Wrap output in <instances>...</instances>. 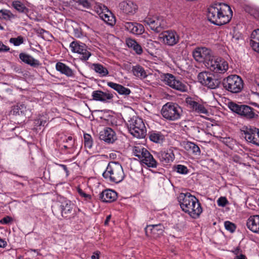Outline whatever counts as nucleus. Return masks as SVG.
I'll list each match as a JSON object with an SVG mask.
<instances>
[{"instance_id": "nucleus-1", "label": "nucleus", "mask_w": 259, "mask_h": 259, "mask_svg": "<svg viewBox=\"0 0 259 259\" xmlns=\"http://www.w3.org/2000/svg\"><path fill=\"white\" fill-rule=\"evenodd\" d=\"M231 8L225 4H215L208 8L207 18L211 23L219 26L229 23L232 17Z\"/></svg>"}, {"instance_id": "nucleus-2", "label": "nucleus", "mask_w": 259, "mask_h": 259, "mask_svg": "<svg viewBox=\"0 0 259 259\" xmlns=\"http://www.w3.org/2000/svg\"><path fill=\"white\" fill-rule=\"evenodd\" d=\"M183 211L188 213L192 218H198L202 212L198 200L189 193H181L178 197Z\"/></svg>"}, {"instance_id": "nucleus-3", "label": "nucleus", "mask_w": 259, "mask_h": 259, "mask_svg": "<svg viewBox=\"0 0 259 259\" xmlns=\"http://www.w3.org/2000/svg\"><path fill=\"white\" fill-rule=\"evenodd\" d=\"M103 176L105 179L109 178L111 182L118 183L123 180L124 174L122 166L118 162L111 161L108 163Z\"/></svg>"}, {"instance_id": "nucleus-4", "label": "nucleus", "mask_w": 259, "mask_h": 259, "mask_svg": "<svg viewBox=\"0 0 259 259\" xmlns=\"http://www.w3.org/2000/svg\"><path fill=\"white\" fill-rule=\"evenodd\" d=\"M131 134L134 137L143 138L146 135L145 124L141 118L136 116L133 117L126 123Z\"/></svg>"}, {"instance_id": "nucleus-5", "label": "nucleus", "mask_w": 259, "mask_h": 259, "mask_svg": "<svg viewBox=\"0 0 259 259\" xmlns=\"http://www.w3.org/2000/svg\"><path fill=\"white\" fill-rule=\"evenodd\" d=\"M223 87L232 93H240L243 88V82L240 77L232 75L224 78L222 82Z\"/></svg>"}, {"instance_id": "nucleus-6", "label": "nucleus", "mask_w": 259, "mask_h": 259, "mask_svg": "<svg viewBox=\"0 0 259 259\" xmlns=\"http://www.w3.org/2000/svg\"><path fill=\"white\" fill-rule=\"evenodd\" d=\"M182 112V108L178 104L171 102H168L164 105L161 109V114L163 117L171 121L179 119Z\"/></svg>"}, {"instance_id": "nucleus-7", "label": "nucleus", "mask_w": 259, "mask_h": 259, "mask_svg": "<svg viewBox=\"0 0 259 259\" xmlns=\"http://www.w3.org/2000/svg\"><path fill=\"white\" fill-rule=\"evenodd\" d=\"M229 107L233 112L247 119L256 118L258 117L257 114L253 112L254 109L247 105H238L234 102H230Z\"/></svg>"}, {"instance_id": "nucleus-8", "label": "nucleus", "mask_w": 259, "mask_h": 259, "mask_svg": "<svg viewBox=\"0 0 259 259\" xmlns=\"http://www.w3.org/2000/svg\"><path fill=\"white\" fill-rule=\"evenodd\" d=\"M198 79L202 85L211 89L218 88L221 83L218 76H216L214 73L206 71L199 73L198 75Z\"/></svg>"}, {"instance_id": "nucleus-9", "label": "nucleus", "mask_w": 259, "mask_h": 259, "mask_svg": "<svg viewBox=\"0 0 259 259\" xmlns=\"http://www.w3.org/2000/svg\"><path fill=\"white\" fill-rule=\"evenodd\" d=\"M205 63V66L210 70L220 73H224L228 69V63L221 58L212 56Z\"/></svg>"}, {"instance_id": "nucleus-10", "label": "nucleus", "mask_w": 259, "mask_h": 259, "mask_svg": "<svg viewBox=\"0 0 259 259\" xmlns=\"http://www.w3.org/2000/svg\"><path fill=\"white\" fill-rule=\"evenodd\" d=\"M162 80L171 88L181 92H186L187 87L181 78H177L171 74L167 73L164 75Z\"/></svg>"}, {"instance_id": "nucleus-11", "label": "nucleus", "mask_w": 259, "mask_h": 259, "mask_svg": "<svg viewBox=\"0 0 259 259\" xmlns=\"http://www.w3.org/2000/svg\"><path fill=\"white\" fill-rule=\"evenodd\" d=\"M242 132L245 135V139L250 143L259 146V129L255 127L243 128Z\"/></svg>"}, {"instance_id": "nucleus-12", "label": "nucleus", "mask_w": 259, "mask_h": 259, "mask_svg": "<svg viewBox=\"0 0 259 259\" xmlns=\"http://www.w3.org/2000/svg\"><path fill=\"white\" fill-rule=\"evenodd\" d=\"M193 56L197 61L203 62L204 64L210 58H212V54L210 50L206 48H198L193 52Z\"/></svg>"}, {"instance_id": "nucleus-13", "label": "nucleus", "mask_w": 259, "mask_h": 259, "mask_svg": "<svg viewBox=\"0 0 259 259\" xmlns=\"http://www.w3.org/2000/svg\"><path fill=\"white\" fill-rule=\"evenodd\" d=\"M70 47L71 51L74 53H77L81 55L80 59L86 61L91 56V54L87 50L86 46L83 44H79L76 41H72Z\"/></svg>"}, {"instance_id": "nucleus-14", "label": "nucleus", "mask_w": 259, "mask_h": 259, "mask_svg": "<svg viewBox=\"0 0 259 259\" xmlns=\"http://www.w3.org/2000/svg\"><path fill=\"white\" fill-rule=\"evenodd\" d=\"M144 23L148 25L151 30L156 32H160L164 25V22L161 18H147L144 20Z\"/></svg>"}, {"instance_id": "nucleus-15", "label": "nucleus", "mask_w": 259, "mask_h": 259, "mask_svg": "<svg viewBox=\"0 0 259 259\" xmlns=\"http://www.w3.org/2000/svg\"><path fill=\"white\" fill-rule=\"evenodd\" d=\"M163 42L168 46L176 45L179 40V36L175 31H166L161 34Z\"/></svg>"}, {"instance_id": "nucleus-16", "label": "nucleus", "mask_w": 259, "mask_h": 259, "mask_svg": "<svg viewBox=\"0 0 259 259\" xmlns=\"http://www.w3.org/2000/svg\"><path fill=\"white\" fill-rule=\"evenodd\" d=\"M121 10L126 14L133 15L138 9L137 6L132 1H123L119 5Z\"/></svg>"}, {"instance_id": "nucleus-17", "label": "nucleus", "mask_w": 259, "mask_h": 259, "mask_svg": "<svg viewBox=\"0 0 259 259\" xmlns=\"http://www.w3.org/2000/svg\"><path fill=\"white\" fill-rule=\"evenodd\" d=\"M117 196V195L115 191L107 189L99 194V198L104 202H112L116 199Z\"/></svg>"}, {"instance_id": "nucleus-18", "label": "nucleus", "mask_w": 259, "mask_h": 259, "mask_svg": "<svg viewBox=\"0 0 259 259\" xmlns=\"http://www.w3.org/2000/svg\"><path fill=\"white\" fill-rule=\"evenodd\" d=\"M62 217L66 218H70L75 215V211L73 210V205L69 201H65L60 205Z\"/></svg>"}, {"instance_id": "nucleus-19", "label": "nucleus", "mask_w": 259, "mask_h": 259, "mask_svg": "<svg viewBox=\"0 0 259 259\" xmlns=\"http://www.w3.org/2000/svg\"><path fill=\"white\" fill-rule=\"evenodd\" d=\"M99 138L107 143H113L116 139L115 132L110 127H106L101 132Z\"/></svg>"}, {"instance_id": "nucleus-20", "label": "nucleus", "mask_w": 259, "mask_h": 259, "mask_svg": "<svg viewBox=\"0 0 259 259\" xmlns=\"http://www.w3.org/2000/svg\"><path fill=\"white\" fill-rule=\"evenodd\" d=\"M92 97L94 100L106 102L107 100H111L113 98V95L112 94L108 93V91L104 92L100 90H97L93 92Z\"/></svg>"}, {"instance_id": "nucleus-21", "label": "nucleus", "mask_w": 259, "mask_h": 259, "mask_svg": "<svg viewBox=\"0 0 259 259\" xmlns=\"http://www.w3.org/2000/svg\"><path fill=\"white\" fill-rule=\"evenodd\" d=\"M246 225L252 232L259 233V215L250 216L247 221Z\"/></svg>"}, {"instance_id": "nucleus-22", "label": "nucleus", "mask_w": 259, "mask_h": 259, "mask_svg": "<svg viewBox=\"0 0 259 259\" xmlns=\"http://www.w3.org/2000/svg\"><path fill=\"white\" fill-rule=\"evenodd\" d=\"M186 103L190 106L192 110L195 111L198 113H202L206 115L207 114L208 111L203 105L192 100L191 98L187 99Z\"/></svg>"}, {"instance_id": "nucleus-23", "label": "nucleus", "mask_w": 259, "mask_h": 259, "mask_svg": "<svg viewBox=\"0 0 259 259\" xmlns=\"http://www.w3.org/2000/svg\"><path fill=\"white\" fill-rule=\"evenodd\" d=\"M107 85L111 88L117 91L119 94L121 95L128 96L131 93V91L129 89L125 88L119 84L113 82H108Z\"/></svg>"}, {"instance_id": "nucleus-24", "label": "nucleus", "mask_w": 259, "mask_h": 259, "mask_svg": "<svg viewBox=\"0 0 259 259\" xmlns=\"http://www.w3.org/2000/svg\"><path fill=\"white\" fill-rule=\"evenodd\" d=\"M149 227H152L150 230L151 233L153 235L154 237H157L162 235L164 231V227L161 224L147 226V227L145 229L147 236H148V228Z\"/></svg>"}, {"instance_id": "nucleus-25", "label": "nucleus", "mask_w": 259, "mask_h": 259, "mask_svg": "<svg viewBox=\"0 0 259 259\" xmlns=\"http://www.w3.org/2000/svg\"><path fill=\"white\" fill-rule=\"evenodd\" d=\"M158 156L160 161L164 164L172 161L175 158L174 154L170 150L167 152H160L158 153Z\"/></svg>"}, {"instance_id": "nucleus-26", "label": "nucleus", "mask_w": 259, "mask_h": 259, "mask_svg": "<svg viewBox=\"0 0 259 259\" xmlns=\"http://www.w3.org/2000/svg\"><path fill=\"white\" fill-rule=\"evenodd\" d=\"M56 68L57 71H60L61 73L66 75L68 77H72L74 75L72 69L63 63H57Z\"/></svg>"}, {"instance_id": "nucleus-27", "label": "nucleus", "mask_w": 259, "mask_h": 259, "mask_svg": "<svg viewBox=\"0 0 259 259\" xmlns=\"http://www.w3.org/2000/svg\"><path fill=\"white\" fill-rule=\"evenodd\" d=\"M19 58L23 62L31 66L36 67L39 65L38 60L34 59L32 56L25 53H20Z\"/></svg>"}, {"instance_id": "nucleus-28", "label": "nucleus", "mask_w": 259, "mask_h": 259, "mask_svg": "<svg viewBox=\"0 0 259 259\" xmlns=\"http://www.w3.org/2000/svg\"><path fill=\"white\" fill-rule=\"evenodd\" d=\"M30 110L27 109L26 106L24 104L18 105L13 109V114L17 115H21L24 116L30 115Z\"/></svg>"}, {"instance_id": "nucleus-29", "label": "nucleus", "mask_w": 259, "mask_h": 259, "mask_svg": "<svg viewBox=\"0 0 259 259\" xmlns=\"http://www.w3.org/2000/svg\"><path fill=\"white\" fill-rule=\"evenodd\" d=\"M145 164L149 167L156 168L157 166L158 163L156 160L153 158V156L149 152V156L147 154L145 157L142 160V162Z\"/></svg>"}, {"instance_id": "nucleus-30", "label": "nucleus", "mask_w": 259, "mask_h": 259, "mask_svg": "<svg viewBox=\"0 0 259 259\" xmlns=\"http://www.w3.org/2000/svg\"><path fill=\"white\" fill-rule=\"evenodd\" d=\"M92 68L102 76H106L109 73L107 69L100 64H93Z\"/></svg>"}, {"instance_id": "nucleus-31", "label": "nucleus", "mask_w": 259, "mask_h": 259, "mask_svg": "<svg viewBox=\"0 0 259 259\" xmlns=\"http://www.w3.org/2000/svg\"><path fill=\"white\" fill-rule=\"evenodd\" d=\"M12 6L19 12L27 14L29 10L25 5L20 1H14L12 3Z\"/></svg>"}, {"instance_id": "nucleus-32", "label": "nucleus", "mask_w": 259, "mask_h": 259, "mask_svg": "<svg viewBox=\"0 0 259 259\" xmlns=\"http://www.w3.org/2000/svg\"><path fill=\"white\" fill-rule=\"evenodd\" d=\"M132 71L134 74L137 77L145 78L147 76L146 71L144 68L140 65L133 67Z\"/></svg>"}, {"instance_id": "nucleus-33", "label": "nucleus", "mask_w": 259, "mask_h": 259, "mask_svg": "<svg viewBox=\"0 0 259 259\" xmlns=\"http://www.w3.org/2000/svg\"><path fill=\"white\" fill-rule=\"evenodd\" d=\"M185 148L187 151H192L196 155H199L200 153L199 147L194 143L189 142H187Z\"/></svg>"}, {"instance_id": "nucleus-34", "label": "nucleus", "mask_w": 259, "mask_h": 259, "mask_svg": "<svg viewBox=\"0 0 259 259\" xmlns=\"http://www.w3.org/2000/svg\"><path fill=\"white\" fill-rule=\"evenodd\" d=\"M100 17L105 22L110 25H113L115 23V19L112 15L102 12L100 14Z\"/></svg>"}, {"instance_id": "nucleus-35", "label": "nucleus", "mask_w": 259, "mask_h": 259, "mask_svg": "<svg viewBox=\"0 0 259 259\" xmlns=\"http://www.w3.org/2000/svg\"><path fill=\"white\" fill-rule=\"evenodd\" d=\"M151 141L155 143H160L163 141L164 136L160 133H152L150 136Z\"/></svg>"}, {"instance_id": "nucleus-36", "label": "nucleus", "mask_w": 259, "mask_h": 259, "mask_svg": "<svg viewBox=\"0 0 259 259\" xmlns=\"http://www.w3.org/2000/svg\"><path fill=\"white\" fill-rule=\"evenodd\" d=\"M14 17V15L10 11L7 10L0 11V19L8 20Z\"/></svg>"}, {"instance_id": "nucleus-37", "label": "nucleus", "mask_w": 259, "mask_h": 259, "mask_svg": "<svg viewBox=\"0 0 259 259\" xmlns=\"http://www.w3.org/2000/svg\"><path fill=\"white\" fill-rule=\"evenodd\" d=\"M144 32V26L140 23H136V24L134 25V28L132 31V33L136 35H140L142 34Z\"/></svg>"}, {"instance_id": "nucleus-38", "label": "nucleus", "mask_w": 259, "mask_h": 259, "mask_svg": "<svg viewBox=\"0 0 259 259\" xmlns=\"http://www.w3.org/2000/svg\"><path fill=\"white\" fill-rule=\"evenodd\" d=\"M250 44L255 51L259 53V38H251Z\"/></svg>"}, {"instance_id": "nucleus-39", "label": "nucleus", "mask_w": 259, "mask_h": 259, "mask_svg": "<svg viewBox=\"0 0 259 259\" xmlns=\"http://www.w3.org/2000/svg\"><path fill=\"white\" fill-rule=\"evenodd\" d=\"M24 41L23 37L21 36H19L16 38H11L10 42L14 44V46H18L23 44Z\"/></svg>"}, {"instance_id": "nucleus-40", "label": "nucleus", "mask_w": 259, "mask_h": 259, "mask_svg": "<svg viewBox=\"0 0 259 259\" xmlns=\"http://www.w3.org/2000/svg\"><path fill=\"white\" fill-rule=\"evenodd\" d=\"M84 146L85 147L91 148L92 146V140L91 139V136L88 134L84 135Z\"/></svg>"}, {"instance_id": "nucleus-41", "label": "nucleus", "mask_w": 259, "mask_h": 259, "mask_svg": "<svg viewBox=\"0 0 259 259\" xmlns=\"http://www.w3.org/2000/svg\"><path fill=\"white\" fill-rule=\"evenodd\" d=\"M225 227L226 230L229 231L230 232L233 233L236 229V225L229 221H226L225 222Z\"/></svg>"}, {"instance_id": "nucleus-42", "label": "nucleus", "mask_w": 259, "mask_h": 259, "mask_svg": "<svg viewBox=\"0 0 259 259\" xmlns=\"http://www.w3.org/2000/svg\"><path fill=\"white\" fill-rule=\"evenodd\" d=\"M177 171L181 174H187L188 172L187 167L183 165H178L176 167Z\"/></svg>"}, {"instance_id": "nucleus-43", "label": "nucleus", "mask_w": 259, "mask_h": 259, "mask_svg": "<svg viewBox=\"0 0 259 259\" xmlns=\"http://www.w3.org/2000/svg\"><path fill=\"white\" fill-rule=\"evenodd\" d=\"M135 24H136V22H126L124 24L125 29L132 33Z\"/></svg>"}, {"instance_id": "nucleus-44", "label": "nucleus", "mask_w": 259, "mask_h": 259, "mask_svg": "<svg viewBox=\"0 0 259 259\" xmlns=\"http://www.w3.org/2000/svg\"><path fill=\"white\" fill-rule=\"evenodd\" d=\"M132 48L138 55H141L143 53V49L142 47L139 44H138L137 42L134 46H133Z\"/></svg>"}, {"instance_id": "nucleus-45", "label": "nucleus", "mask_w": 259, "mask_h": 259, "mask_svg": "<svg viewBox=\"0 0 259 259\" xmlns=\"http://www.w3.org/2000/svg\"><path fill=\"white\" fill-rule=\"evenodd\" d=\"M228 201L226 197H221L218 200V204L219 206H225Z\"/></svg>"}, {"instance_id": "nucleus-46", "label": "nucleus", "mask_w": 259, "mask_h": 259, "mask_svg": "<svg viewBox=\"0 0 259 259\" xmlns=\"http://www.w3.org/2000/svg\"><path fill=\"white\" fill-rule=\"evenodd\" d=\"M147 154L149 155V151L145 148L144 150H142L140 155H139L138 158L142 162V160L144 159Z\"/></svg>"}, {"instance_id": "nucleus-47", "label": "nucleus", "mask_w": 259, "mask_h": 259, "mask_svg": "<svg viewBox=\"0 0 259 259\" xmlns=\"http://www.w3.org/2000/svg\"><path fill=\"white\" fill-rule=\"evenodd\" d=\"M12 220L13 219L11 217L9 216H6L0 220V223L3 224H7L12 221Z\"/></svg>"}, {"instance_id": "nucleus-48", "label": "nucleus", "mask_w": 259, "mask_h": 259, "mask_svg": "<svg viewBox=\"0 0 259 259\" xmlns=\"http://www.w3.org/2000/svg\"><path fill=\"white\" fill-rule=\"evenodd\" d=\"M144 148H141L139 146H136L133 150L134 155L138 158L139 155H140L142 150H144Z\"/></svg>"}, {"instance_id": "nucleus-49", "label": "nucleus", "mask_w": 259, "mask_h": 259, "mask_svg": "<svg viewBox=\"0 0 259 259\" xmlns=\"http://www.w3.org/2000/svg\"><path fill=\"white\" fill-rule=\"evenodd\" d=\"M77 192L80 196L85 197L86 199L91 198V195L85 193L80 188H77Z\"/></svg>"}, {"instance_id": "nucleus-50", "label": "nucleus", "mask_w": 259, "mask_h": 259, "mask_svg": "<svg viewBox=\"0 0 259 259\" xmlns=\"http://www.w3.org/2000/svg\"><path fill=\"white\" fill-rule=\"evenodd\" d=\"M137 41L134 39L129 38L126 40V44L127 46L130 48H133V46H134L136 44Z\"/></svg>"}, {"instance_id": "nucleus-51", "label": "nucleus", "mask_w": 259, "mask_h": 259, "mask_svg": "<svg viewBox=\"0 0 259 259\" xmlns=\"http://www.w3.org/2000/svg\"><path fill=\"white\" fill-rule=\"evenodd\" d=\"M10 50V48L4 45L3 44L0 42V52H8Z\"/></svg>"}, {"instance_id": "nucleus-52", "label": "nucleus", "mask_w": 259, "mask_h": 259, "mask_svg": "<svg viewBox=\"0 0 259 259\" xmlns=\"http://www.w3.org/2000/svg\"><path fill=\"white\" fill-rule=\"evenodd\" d=\"M257 85L258 88V89L256 88L255 89V91H254V89H253V87H252L251 89V92L254 94H255L256 95H257L258 96H259V83H257L256 82H255V84H254V87H255V85Z\"/></svg>"}, {"instance_id": "nucleus-53", "label": "nucleus", "mask_w": 259, "mask_h": 259, "mask_svg": "<svg viewBox=\"0 0 259 259\" xmlns=\"http://www.w3.org/2000/svg\"><path fill=\"white\" fill-rule=\"evenodd\" d=\"M255 37L259 38V29L253 30L251 34V38Z\"/></svg>"}, {"instance_id": "nucleus-54", "label": "nucleus", "mask_w": 259, "mask_h": 259, "mask_svg": "<svg viewBox=\"0 0 259 259\" xmlns=\"http://www.w3.org/2000/svg\"><path fill=\"white\" fill-rule=\"evenodd\" d=\"M233 252H234V253L236 255H240V254H241V250L240 248L239 247H237V248L235 249V250L233 251Z\"/></svg>"}, {"instance_id": "nucleus-55", "label": "nucleus", "mask_w": 259, "mask_h": 259, "mask_svg": "<svg viewBox=\"0 0 259 259\" xmlns=\"http://www.w3.org/2000/svg\"><path fill=\"white\" fill-rule=\"evenodd\" d=\"M7 245L6 241L0 239V247L4 248Z\"/></svg>"}, {"instance_id": "nucleus-56", "label": "nucleus", "mask_w": 259, "mask_h": 259, "mask_svg": "<svg viewBox=\"0 0 259 259\" xmlns=\"http://www.w3.org/2000/svg\"><path fill=\"white\" fill-rule=\"evenodd\" d=\"M100 252L97 251L96 253V255H93L91 256L92 259H99V254Z\"/></svg>"}, {"instance_id": "nucleus-57", "label": "nucleus", "mask_w": 259, "mask_h": 259, "mask_svg": "<svg viewBox=\"0 0 259 259\" xmlns=\"http://www.w3.org/2000/svg\"><path fill=\"white\" fill-rule=\"evenodd\" d=\"M246 256L245 255L242 254H240L239 255H236V259H246Z\"/></svg>"}, {"instance_id": "nucleus-58", "label": "nucleus", "mask_w": 259, "mask_h": 259, "mask_svg": "<svg viewBox=\"0 0 259 259\" xmlns=\"http://www.w3.org/2000/svg\"><path fill=\"white\" fill-rule=\"evenodd\" d=\"M46 121L45 120V121H39V120H37V123H36V124H38L39 126H45V124L46 123Z\"/></svg>"}, {"instance_id": "nucleus-59", "label": "nucleus", "mask_w": 259, "mask_h": 259, "mask_svg": "<svg viewBox=\"0 0 259 259\" xmlns=\"http://www.w3.org/2000/svg\"><path fill=\"white\" fill-rule=\"evenodd\" d=\"M110 218H111V215H110L107 217L106 219L104 222V224L105 225H107L108 224V222H109Z\"/></svg>"}, {"instance_id": "nucleus-60", "label": "nucleus", "mask_w": 259, "mask_h": 259, "mask_svg": "<svg viewBox=\"0 0 259 259\" xmlns=\"http://www.w3.org/2000/svg\"><path fill=\"white\" fill-rule=\"evenodd\" d=\"M73 144L72 143L69 144L68 145H64V149H67V148H70L72 147Z\"/></svg>"}, {"instance_id": "nucleus-61", "label": "nucleus", "mask_w": 259, "mask_h": 259, "mask_svg": "<svg viewBox=\"0 0 259 259\" xmlns=\"http://www.w3.org/2000/svg\"><path fill=\"white\" fill-rule=\"evenodd\" d=\"M60 166H62V167L63 168L64 170L67 172V173H68V170H67V166H66V165H60Z\"/></svg>"}, {"instance_id": "nucleus-62", "label": "nucleus", "mask_w": 259, "mask_h": 259, "mask_svg": "<svg viewBox=\"0 0 259 259\" xmlns=\"http://www.w3.org/2000/svg\"><path fill=\"white\" fill-rule=\"evenodd\" d=\"M72 137L69 136V137H68V138H67V139L66 142H67V143H68V142H71V143H72Z\"/></svg>"}, {"instance_id": "nucleus-63", "label": "nucleus", "mask_w": 259, "mask_h": 259, "mask_svg": "<svg viewBox=\"0 0 259 259\" xmlns=\"http://www.w3.org/2000/svg\"><path fill=\"white\" fill-rule=\"evenodd\" d=\"M17 183L18 185H21L22 186H24V184L23 183H20V182H17Z\"/></svg>"}, {"instance_id": "nucleus-64", "label": "nucleus", "mask_w": 259, "mask_h": 259, "mask_svg": "<svg viewBox=\"0 0 259 259\" xmlns=\"http://www.w3.org/2000/svg\"><path fill=\"white\" fill-rule=\"evenodd\" d=\"M0 29L1 30H3L4 29V27L2 26H1V24H0Z\"/></svg>"}]
</instances>
